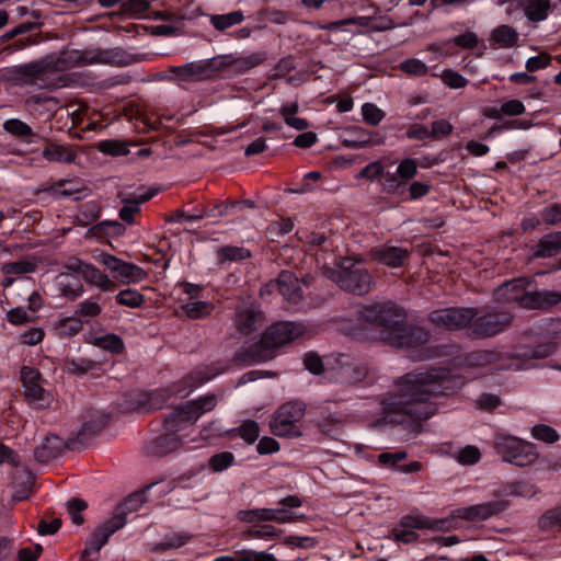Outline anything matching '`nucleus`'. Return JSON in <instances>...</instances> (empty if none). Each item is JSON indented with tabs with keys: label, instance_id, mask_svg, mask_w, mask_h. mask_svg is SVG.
Instances as JSON below:
<instances>
[{
	"label": "nucleus",
	"instance_id": "c03bdc74",
	"mask_svg": "<svg viewBox=\"0 0 561 561\" xmlns=\"http://www.w3.org/2000/svg\"><path fill=\"white\" fill-rule=\"evenodd\" d=\"M116 301L121 306L138 308L145 302V297L136 289H124L116 295Z\"/></svg>",
	"mask_w": 561,
	"mask_h": 561
},
{
	"label": "nucleus",
	"instance_id": "c9c22d12",
	"mask_svg": "<svg viewBox=\"0 0 561 561\" xmlns=\"http://www.w3.org/2000/svg\"><path fill=\"white\" fill-rule=\"evenodd\" d=\"M561 250V232L542 237L536 248L535 254L539 257H550Z\"/></svg>",
	"mask_w": 561,
	"mask_h": 561
},
{
	"label": "nucleus",
	"instance_id": "7c9ffc66",
	"mask_svg": "<svg viewBox=\"0 0 561 561\" xmlns=\"http://www.w3.org/2000/svg\"><path fill=\"white\" fill-rule=\"evenodd\" d=\"M346 134L343 144L347 148L359 149L376 144L371 139V133L363 127L353 126L347 129Z\"/></svg>",
	"mask_w": 561,
	"mask_h": 561
},
{
	"label": "nucleus",
	"instance_id": "13d9d810",
	"mask_svg": "<svg viewBox=\"0 0 561 561\" xmlns=\"http://www.w3.org/2000/svg\"><path fill=\"white\" fill-rule=\"evenodd\" d=\"M442 81L451 89H460L467 85L468 80L451 69H445L440 73Z\"/></svg>",
	"mask_w": 561,
	"mask_h": 561
},
{
	"label": "nucleus",
	"instance_id": "f3484780",
	"mask_svg": "<svg viewBox=\"0 0 561 561\" xmlns=\"http://www.w3.org/2000/svg\"><path fill=\"white\" fill-rule=\"evenodd\" d=\"M337 375L342 382L354 383L364 380L368 374L367 365L348 355H340L336 359Z\"/></svg>",
	"mask_w": 561,
	"mask_h": 561
},
{
	"label": "nucleus",
	"instance_id": "6e6552de",
	"mask_svg": "<svg viewBox=\"0 0 561 561\" xmlns=\"http://www.w3.org/2000/svg\"><path fill=\"white\" fill-rule=\"evenodd\" d=\"M23 394L26 402L34 409H47L54 401L53 393L45 388L46 380L35 367L23 366L20 371Z\"/></svg>",
	"mask_w": 561,
	"mask_h": 561
},
{
	"label": "nucleus",
	"instance_id": "864d4df0",
	"mask_svg": "<svg viewBox=\"0 0 561 561\" xmlns=\"http://www.w3.org/2000/svg\"><path fill=\"white\" fill-rule=\"evenodd\" d=\"M480 450L472 445L466 446L465 448L460 449L456 455L457 461L465 466L477 463L480 460Z\"/></svg>",
	"mask_w": 561,
	"mask_h": 561
},
{
	"label": "nucleus",
	"instance_id": "7ed1b4c3",
	"mask_svg": "<svg viewBox=\"0 0 561 561\" xmlns=\"http://www.w3.org/2000/svg\"><path fill=\"white\" fill-rule=\"evenodd\" d=\"M494 299L499 302H516L526 309H546L561 302V293L537 290L531 280L519 277L496 288Z\"/></svg>",
	"mask_w": 561,
	"mask_h": 561
},
{
	"label": "nucleus",
	"instance_id": "ddd939ff",
	"mask_svg": "<svg viewBox=\"0 0 561 561\" xmlns=\"http://www.w3.org/2000/svg\"><path fill=\"white\" fill-rule=\"evenodd\" d=\"M222 61H216V58L193 61L186 65L175 67L173 72L183 81H199L215 76L220 71Z\"/></svg>",
	"mask_w": 561,
	"mask_h": 561
},
{
	"label": "nucleus",
	"instance_id": "2f4dec72",
	"mask_svg": "<svg viewBox=\"0 0 561 561\" xmlns=\"http://www.w3.org/2000/svg\"><path fill=\"white\" fill-rule=\"evenodd\" d=\"M68 115L71 117L73 126H81L85 121L88 123L82 126L83 130H95L98 124L91 121L92 112L84 104H71L67 107Z\"/></svg>",
	"mask_w": 561,
	"mask_h": 561
},
{
	"label": "nucleus",
	"instance_id": "dca6fc26",
	"mask_svg": "<svg viewBox=\"0 0 561 561\" xmlns=\"http://www.w3.org/2000/svg\"><path fill=\"white\" fill-rule=\"evenodd\" d=\"M410 256V251L402 247L383 244L369 251L371 261L381 263L392 268L401 267Z\"/></svg>",
	"mask_w": 561,
	"mask_h": 561
},
{
	"label": "nucleus",
	"instance_id": "c756f323",
	"mask_svg": "<svg viewBox=\"0 0 561 561\" xmlns=\"http://www.w3.org/2000/svg\"><path fill=\"white\" fill-rule=\"evenodd\" d=\"M82 277L85 283L98 287L102 291H112L116 287L114 280L107 274L90 263L84 266Z\"/></svg>",
	"mask_w": 561,
	"mask_h": 561
},
{
	"label": "nucleus",
	"instance_id": "412c9836",
	"mask_svg": "<svg viewBox=\"0 0 561 561\" xmlns=\"http://www.w3.org/2000/svg\"><path fill=\"white\" fill-rule=\"evenodd\" d=\"M56 66L53 60L44 59L20 66L15 69L16 77L24 83L43 81Z\"/></svg>",
	"mask_w": 561,
	"mask_h": 561
},
{
	"label": "nucleus",
	"instance_id": "f8f14e48",
	"mask_svg": "<svg viewBox=\"0 0 561 561\" xmlns=\"http://www.w3.org/2000/svg\"><path fill=\"white\" fill-rule=\"evenodd\" d=\"M508 506L507 500L496 499L486 503L456 508L451 512V516L467 522H481L504 512Z\"/></svg>",
	"mask_w": 561,
	"mask_h": 561
},
{
	"label": "nucleus",
	"instance_id": "f257e3e1",
	"mask_svg": "<svg viewBox=\"0 0 561 561\" xmlns=\"http://www.w3.org/2000/svg\"><path fill=\"white\" fill-rule=\"evenodd\" d=\"M500 359V354L494 351H474L457 358L453 370L434 369L400 377L393 390L381 399V411L386 414L382 422H401L403 416L415 420L431 417L437 410L432 397L449 394L462 387L466 379L474 377L471 369L503 368Z\"/></svg>",
	"mask_w": 561,
	"mask_h": 561
},
{
	"label": "nucleus",
	"instance_id": "9d476101",
	"mask_svg": "<svg viewBox=\"0 0 561 561\" xmlns=\"http://www.w3.org/2000/svg\"><path fill=\"white\" fill-rule=\"evenodd\" d=\"M102 263L123 285L138 284L147 278L146 271L130 262L123 261L115 255L103 253L100 255Z\"/></svg>",
	"mask_w": 561,
	"mask_h": 561
},
{
	"label": "nucleus",
	"instance_id": "6ab92c4d",
	"mask_svg": "<svg viewBox=\"0 0 561 561\" xmlns=\"http://www.w3.org/2000/svg\"><path fill=\"white\" fill-rule=\"evenodd\" d=\"M262 311L253 304L239 307L234 316V324L242 334H250L264 324Z\"/></svg>",
	"mask_w": 561,
	"mask_h": 561
},
{
	"label": "nucleus",
	"instance_id": "6e6d98bb",
	"mask_svg": "<svg viewBox=\"0 0 561 561\" xmlns=\"http://www.w3.org/2000/svg\"><path fill=\"white\" fill-rule=\"evenodd\" d=\"M238 433L247 443L252 444L260 435V427L256 422L248 420L240 425Z\"/></svg>",
	"mask_w": 561,
	"mask_h": 561
},
{
	"label": "nucleus",
	"instance_id": "39448f33",
	"mask_svg": "<svg viewBox=\"0 0 561 561\" xmlns=\"http://www.w3.org/2000/svg\"><path fill=\"white\" fill-rule=\"evenodd\" d=\"M360 255L342 257L339 262V270H329L328 277L339 285L343 290L356 295H364L371 290L374 278L366 268L355 267L364 263Z\"/></svg>",
	"mask_w": 561,
	"mask_h": 561
},
{
	"label": "nucleus",
	"instance_id": "4be33fe9",
	"mask_svg": "<svg viewBox=\"0 0 561 561\" xmlns=\"http://www.w3.org/2000/svg\"><path fill=\"white\" fill-rule=\"evenodd\" d=\"M201 416L196 404L194 401H191L176 408L174 412L165 419L164 428L165 431H181L184 424L195 423Z\"/></svg>",
	"mask_w": 561,
	"mask_h": 561
},
{
	"label": "nucleus",
	"instance_id": "a211bd4d",
	"mask_svg": "<svg viewBox=\"0 0 561 561\" xmlns=\"http://www.w3.org/2000/svg\"><path fill=\"white\" fill-rule=\"evenodd\" d=\"M268 286L276 287L288 304L294 307L298 306L302 300L304 293L301 283L291 272H282L277 279L272 282Z\"/></svg>",
	"mask_w": 561,
	"mask_h": 561
},
{
	"label": "nucleus",
	"instance_id": "b1692460",
	"mask_svg": "<svg viewBox=\"0 0 561 561\" xmlns=\"http://www.w3.org/2000/svg\"><path fill=\"white\" fill-rule=\"evenodd\" d=\"M538 489L535 483L528 480H517L502 484L494 491L497 500L505 499L510 502L511 496L530 499L535 496Z\"/></svg>",
	"mask_w": 561,
	"mask_h": 561
},
{
	"label": "nucleus",
	"instance_id": "4468645a",
	"mask_svg": "<svg viewBox=\"0 0 561 561\" xmlns=\"http://www.w3.org/2000/svg\"><path fill=\"white\" fill-rule=\"evenodd\" d=\"M512 322L508 312L486 313L472 323V333L478 337H489L502 332Z\"/></svg>",
	"mask_w": 561,
	"mask_h": 561
},
{
	"label": "nucleus",
	"instance_id": "680f3d73",
	"mask_svg": "<svg viewBox=\"0 0 561 561\" xmlns=\"http://www.w3.org/2000/svg\"><path fill=\"white\" fill-rule=\"evenodd\" d=\"M4 129L12 135L28 137L32 135V128L20 119H8L4 122Z\"/></svg>",
	"mask_w": 561,
	"mask_h": 561
},
{
	"label": "nucleus",
	"instance_id": "052dcab7",
	"mask_svg": "<svg viewBox=\"0 0 561 561\" xmlns=\"http://www.w3.org/2000/svg\"><path fill=\"white\" fill-rule=\"evenodd\" d=\"M101 306L95 298H89L78 304V313L81 317L95 318L101 313Z\"/></svg>",
	"mask_w": 561,
	"mask_h": 561
},
{
	"label": "nucleus",
	"instance_id": "338daca9",
	"mask_svg": "<svg viewBox=\"0 0 561 561\" xmlns=\"http://www.w3.org/2000/svg\"><path fill=\"white\" fill-rule=\"evenodd\" d=\"M142 503V495L134 494L128 496L124 503L117 507L114 514H122V516L126 519L125 515L129 512L138 510L140 504Z\"/></svg>",
	"mask_w": 561,
	"mask_h": 561
},
{
	"label": "nucleus",
	"instance_id": "bf43d9fd",
	"mask_svg": "<svg viewBox=\"0 0 561 561\" xmlns=\"http://www.w3.org/2000/svg\"><path fill=\"white\" fill-rule=\"evenodd\" d=\"M45 331L42 328H30L19 335L22 344L34 346L43 342Z\"/></svg>",
	"mask_w": 561,
	"mask_h": 561
},
{
	"label": "nucleus",
	"instance_id": "de8ad7c7",
	"mask_svg": "<svg viewBox=\"0 0 561 561\" xmlns=\"http://www.w3.org/2000/svg\"><path fill=\"white\" fill-rule=\"evenodd\" d=\"M95 345L116 354L121 353L124 350V342L116 334H106L96 337Z\"/></svg>",
	"mask_w": 561,
	"mask_h": 561
},
{
	"label": "nucleus",
	"instance_id": "c85d7f7f",
	"mask_svg": "<svg viewBox=\"0 0 561 561\" xmlns=\"http://www.w3.org/2000/svg\"><path fill=\"white\" fill-rule=\"evenodd\" d=\"M43 157L49 162L71 163L77 153L69 145L53 142L44 148Z\"/></svg>",
	"mask_w": 561,
	"mask_h": 561
},
{
	"label": "nucleus",
	"instance_id": "72a5a7b5",
	"mask_svg": "<svg viewBox=\"0 0 561 561\" xmlns=\"http://www.w3.org/2000/svg\"><path fill=\"white\" fill-rule=\"evenodd\" d=\"M490 39L502 48H511L516 45L518 33L514 27L503 24L492 31Z\"/></svg>",
	"mask_w": 561,
	"mask_h": 561
},
{
	"label": "nucleus",
	"instance_id": "4c0bfd02",
	"mask_svg": "<svg viewBox=\"0 0 561 561\" xmlns=\"http://www.w3.org/2000/svg\"><path fill=\"white\" fill-rule=\"evenodd\" d=\"M215 375L204 374L203 370L193 371L190 376L182 380L181 386L172 390L173 393L180 394L181 397L187 396L194 388L202 383L210 380Z\"/></svg>",
	"mask_w": 561,
	"mask_h": 561
},
{
	"label": "nucleus",
	"instance_id": "423d86ee",
	"mask_svg": "<svg viewBox=\"0 0 561 561\" xmlns=\"http://www.w3.org/2000/svg\"><path fill=\"white\" fill-rule=\"evenodd\" d=\"M302 505V501L297 495H289L278 502V508H253L240 511L237 515L242 523L254 524L260 522H275L287 524L300 520L304 514H297L293 510Z\"/></svg>",
	"mask_w": 561,
	"mask_h": 561
},
{
	"label": "nucleus",
	"instance_id": "0e129e2a",
	"mask_svg": "<svg viewBox=\"0 0 561 561\" xmlns=\"http://www.w3.org/2000/svg\"><path fill=\"white\" fill-rule=\"evenodd\" d=\"M550 62L551 56L546 53H541L537 56L528 58L525 67L529 72H534L547 68Z\"/></svg>",
	"mask_w": 561,
	"mask_h": 561
},
{
	"label": "nucleus",
	"instance_id": "3c124183",
	"mask_svg": "<svg viewBox=\"0 0 561 561\" xmlns=\"http://www.w3.org/2000/svg\"><path fill=\"white\" fill-rule=\"evenodd\" d=\"M67 507L71 522L77 526L82 525L84 522L82 512L87 508V503L80 499H71L68 501Z\"/></svg>",
	"mask_w": 561,
	"mask_h": 561
},
{
	"label": "nucleus",
	"instance_id": "79ce46f5",
	"mask_svg": "<svg viewBox=\"0 0 561 561\" xmlns=\"http://www.w3.org/2000/svg\"><path fill=\"white\" fill-rule=\"evenodd\" d=\"M218 261L220 263L232 262V261H242L250 257V252L245 248L242 247H224L217 252Z\"/></svg>",
	"mask_w": 561,
	"mask_h": 561
},
{
	"label": "nucleus",
	"instance_id": "bb28decb",
	"mask_svg": "<svg viewBox=\"0 0 561 561\" xmlns=\"http://www.w3.org/2000/svg\"><path fill=\"white\" fill-rule=\"evenodd\" d=\"M102 61L103 59L99 53L78 49L68 50L58 59V62H62L67 67H82Z\"/></svg>",
	"mask_w": 561,
	"mask_h": 561
},
{
	"label": "nucleus",
	"instance_id": "473e14b6",
	"mask_svg": "<svg viewBox=\"0 0 561 561\" xmlns=\"http://www.w3.org/2000/svg\"><path fill=\"white\" fill-rule=\"evenodd\" d=\"M522 7L529 21L540 22L548 18L550 0H523Z\"/></svg>",
	"mask_w": 561,
	"mask_h": 561
},
{
	"label": "nucleus",
	"instance_id": "69168bd1",
	"mask_svg": "<svg viewBox=\"0 0 561 561\" xmlns=\"http://www.w3.org/2000/svg\"><path fill=\"white\" fill-rule=\"evenodd\" d=\"M450 42L461 48L472 49L478 45L479 38L473 32H466L455 36L453 39H450Z\"/></svg>",
	"mask_w": 561,
	"mask_h": 561
},
{
	"label": "nucleus",
	"instance_id": "8fccbe9b",
	"mask_svg": "<svg viewBox=\"0 0 561 561\" xmlns=\"http://www.w3.org/2000/svg\"><path fill=\"white\" fill-rule=\"evenodd\" d=\"M216 61H222L224 64L220 65V71L229 68L231 71L237 73H242L251 68L249 67L247 59L243 56L240 57H224V58H216Z\"/></svg>",
	"mask_w": 561,
	"mask_h": 561
},
{
	"label": "nucleus",
	"instance_id": "58836bf2",
	"mask_svg": "<svg viewBox=\"0 0 561 561\" xmlns=\"http://www.w3.org/2000/svg\"><path fill=\"white\" fill-rule=\"evenodd\" d=\"M244 20L242 11H232L226 14L210 15V24L219 32L240 24Z\"/></svg>",
	"mask_w": 561,
	"mask_h": 561
},
{
	"label": "nucleus",
	"instance_id": "37998d69",
	"mask_svg": "<svg viewBox=\"0 0 561 561\" xmlns=\"http://www.w3.org/2000/svg\"><path fill=\"white\" fill-rule=\"evenodd\" d=\"M398 68L410 77H423L428 71L426 64L417 58L405 59L399 64Z\"/></svg>",
	"mask_w": 561,
	"mask_h": 561
},
{
	"label": "nucleus",
	"instance_id": "774afa93",
	"mask_svg": "<svg viewBox=\"0 0 561 561\" xmlns=\"http://www.w3.org/2000/svg\"><path fill=\"white\" fill-rule=\"evenodd\" d=\"M541 221L547 225H556L561 221V205L546 207L541 211Z\"/></svg>",
	"mask_w": 561,
	"mask_h": 561
},
{
	"label": "nucleus",
	"instance_id": "2eb2a0df",
	"mask_svg": "<svg viewBox=\"0 0 561 561\" xmlns=\"http://www.w3.org/2000/svg\"><path fill=\"white\" fill-rule=\"evenodd\" d=\"M126 519L122 514H114L108 520L100 525L91 535L84 552L96 553L107 542L108 538L118 529L123 528Z\"/></svg>",
	"mask_w": 561,
	"mask_h": 561
},
{
	"label": "nucleus",
	"instance_id": "4d7b16f0",
	"mask_svg": "<svg viewBox=\"0 0 561 561\" xmlns=\"http://www.w3.org/2000/svg\"><path fill=\"white\" fill-rule=\"evenodd\" d=\"M233 460L234 456L231 453H219L210 457L209 467L216 472L224 471L232 465Z\"/></svg>",
	"mask_w": 561,
	"mask_h": 561
},
{
	"label": "nucleus",
	"instance_id": "e2e57ef3",
	"mask_svg": "<svg viewBox=\"0 0 561 561\" xmlns=\"http://www.w3.org/2000/svg\"><path fill=\"white\" fill-rule=\"evenodd\" d=\"M539 524L542 528L561 527V506L547 511Z\"/></svg>",
	"mask_w": 561,
	"mask_h": 561
},
{
	"label": "nucleus",
	"instance_id": "393cba45",
	"mask_svg": "<svg viewBox=\"0 0 561 561\" xmlns=\"http://www.w3.org/2000/svg\"><path fill=\"white\" fill-rule=\"evenodd\" d=\"M345 24H354L376 32L386 31L392 27V22L382 16H357L331 23L328 27L335 28Z\"/></svg>",
	"mask_w": 561,
	"mask_h": 561
},
{
	"label": "nucleus",
	"instance_id": "9b49d317",
	"mask_svg": "<svg viewBox=\"0 0 561 561\" xmlns=\"http://www.w3.org/2000/svg\"><path fill=\"white\" fill-rule=\"evenodd\" d=\"M476 316L473 308H446L431 312L430 320L438 328L459 330L468 325Z\"/></svg>",
	"mask_w": 561,
	"mask_h": 561
},
{
	"label": "nucleus",
	"instance_id": "aec40b11",
	"mask_svg": "<svg viewBox=\"0 0 561 561\" xmlns=\"http://www.w3.org/2000/svg\"><path fill=\"white\" fill-rule=\"evenodd\" d=\"M417 172V163L414 159H403L398 168L396 174L387 173L385 175V187L389 192H397L399 187L405 182L412 180Z\"/></svg>",
	"mask_w": 561,
	"mask_h": 561
},
{
	"label": "nucleus",
	"instance_id": "f704fd0d",
	"mask_svg": "<svg viewBox=\"0 0 561 561\" xmlns=\"http://www.w3.org/2000/svg\"><path fill=\"white\" fill-rule=\"evenodd\" d=\"M83 329V323L79 318L66 317L56 321L53 325L55 334L60 337H70L77 335Z\"/></svg>",
	"mask_w": 561,
	"mask_h": 561
},
{
	"label": "nucleus",
	"instance_id": "09e8293b",
	"mask_svg": "<svg viewBox=\"0 0 561 561\" xmlns=\"http://www.w3.org/2000/svg\"><path fill=\"white\" fill-rule=\"evenodd\" d=\"M530 433L535 439H538V440H541V442H545L548 444L556 443L559 439L558 432L553 427H551L549 425H545V424L535 425L531 428Z\"/></svg>",
	"mask_w": 561,
	"mask_h": 561
},
{
	"label": "nucleus",
	"instance_id": "cd10ccee",
	"mask_svg": "<svg viewBox=\"0 0 561 561\" xmlns=\"http://www.w3.org/2000/svg\"><path fill=\"white\" fill-rule=\"evenodd\" d=\"M56 285L61 296L68 300H76L84 291L80 280L69 273H60L57 275Z\"/></svg>",
	"mask_w": 561,
	"mask_h": 561
},
{
	"label": "nucleus",
	"instance_id": "a18cd8bd",
	"mask_svg": "<svg viewBox=\"0 0 561 561\" xmlns=\"http://www.w3.org/2000/svg\"><path fill=\"white\" fill-rule=\"evenodd\" d=\"M234 556L237 557V561H278L273 553L247 548L236 550Z\"/></svg>",
	"mask_w": 561,
	"mask_h": 561
},
{
	"label": "nucleus",
	"instance_id": "e433bc0d",
	"mask_svg": "<svg viewBox=\"0 0 561 561\" xmlns=\"http://www.w3.org/2000/svg\"><path fill=\"white\" fill-rule=\"evenodd\" d=\"M214 308L215 306L213 302L204 300H190L181 305L182 311L190 319H202L208 317L213 312Z\"/></svg>",
	"mask_w": 561,
	"mask_h": 561
},
{
	"label": "nucleus",
	"instance_id": "20e7f679",
	"mask_svg": "<svg viewBox=\"0 0 561 561\" xmlns=\"http://www.w3.org/2000/svg\"><path fill=\"white\" fill-rule=\"evenodd\" d=\"M307 332L305 324L293 321L273 323L263 333L261 340L249 350L248 359L261 363L274 358L275 351L304 336Z\"/></svg>",
	"mask_w": 561,
	"mask_h": 561
},
{
	"label": "nucleus",
	"instance_id": "49530a36",
	"mask_svg": "<svg viewBox=\"0 0 561 561\" xmlns=\"http://www.w3.org/2000/svg\"><path fill=\"white\" fill-rule=\"evenodd\" d=\"M362 115L365 123L377 126L386 116V113L376 104L367 102L362 105Z\"/></svg>",
	"mask_w": 561,
	"mask_h": 561
},
{
	"label": "nucleus",
	"instance_id": "1a4fd4ad",
	"mask_svg": "<svg viewBox=\"0 0 561 561\" xmlns=\"http://www.w3.org/2000/svg\"><path fill=\"white\" fill-rule=\"evenodd\" d=\"M305 415V405L300 402H287L280 405L270 423L271 431L279 437H298L301 435L299 423Z\"/></svg>",
	"mask_w": 561,
	"mask_h": 561
},
{
	"label": "nucleus",
	"instance_id": "5701e85b",
	"mask_svg": "<svg viewBox=\"0 0 561 561\" xmlns=\"http://www.w3.org/2000/svg\"><path fill=\"white\" fill-rule=\"evenodd\" d=\"M557 351L556 342H548L539 344L531 350H524L516 354L517 359H523V363L512 362L507 367L515 370L529 369L534 365L530 359L546 358Z\"/></svg>",
	"mask_w": 561,
	"mask_h": 561
},
{
	"label": "nucleus",
	"instance_id": "0eeeda50",
	"mask_svg": "<svg viewBox=\"0 0 561 561\" xmlns=\"http://www.w3.org/2000/svg\"><path fill=\"white\" fill-rule=\"evenodd\" d=\"M494 448L504 461L518 467L530 466L538 459L536 446L515 436L497 435Z\"/></svg>",
	"mask_w": 561,
	"mask_h": 561
},
{
	"label": "nucleus",
	"instance_id": "603ef678",
	"mask_svg": "<svg viewBox=\"0 0 561 561\" xmlns=\"http://www.w3.org/2000/svg\"><path fill=\"white\" fill-rule=\"evenodd\" d=\"M400 526L407 529L415 530V529H424L432 528L433 525L431 522L422 515H407L401 518Z\"/></svg>",
	"mask_w": 561,
	"mask_h": 561
},
{
	"label": "nucleus",
	"instance_id": "a19ab883",
	"mask_svg": "<svg viewBox=\"0 0 561 561\" xmlns=\"http://www.w3.org/2000/svg\"><path fill=\"white\" fill-rule=\"evenodd\" d=\"M152 196H153V194H145V195L140 196L139 199L125 201L124 207L119 210V218L123 221H126L127 224H133L135 215L138 214L140 210L139 205L141 203L149 201Z\"/></svg>",
	"mask_w": 561,
	"mask_h": 561
},
{
	"label": "nucleus",
	"instance_id": "ea45409f",
	"mask_svg": "<svg viewBox=\"0 0 561 561\" xmlns=\"http://www.w3.org/2000/svg\"><path fill=\"white\" fill-rule=\"evenodd\" d=\"M36 270V263L31 259H23L15 262L4 263L1 266L3 275H25Z\"/></svg>",
	"mask_w": 561,
	"mask_h": 561
},
{
	"label": "nucleus",
	"instance_id": "5fc2aeb1",
	"mask_svg": "<svg viewBox=\"0 0 561 561\" xmlns=\"http://www.w3.org/2000/svg\"><path fill=\"white\" fill-rule=\"evenodd\" d=\"M99 150L112 156H125L129 152L126 145L119 140H103L99 144Z\"/></svg>",
	"mask_w": 561,
	"mask_h": 561
},
{
	"label": "nucleus",
	"instance_id": "a878e982",
	"mask_svg": "<svg viewBox=\"0 0 561 561\" xmlns=\"http://www.w3.org/2000/svg\"><path fill=\"white\" fill-rule=\"evenodd\" d=\"M162 436L157 437L147 447L148 454L153 456H163L169 453L175 451L182 446V440L175 434L178 431H167Z\"/></svg>",
	"mask_w": 561,
	"mask_h": 561
},
{
	"label": "nucleus",
	"instance_id": "f03ea898",
	"mask_svg": "<svg viewBox=\"0 0 561 561\" xmlns=\"http://www.w3.org/2000/svg\"><path fill=\"white\" fill-rule=\"evenodd\" d=\"M355 316L359 329L374 325L379 339L391 346L414 347L425 344L430 337L422 328L408 327L404 311L392 302L358 307Z\"/></svg>",
	"mask_w": 561,
	"mask_h": 561
}]
</instances>
